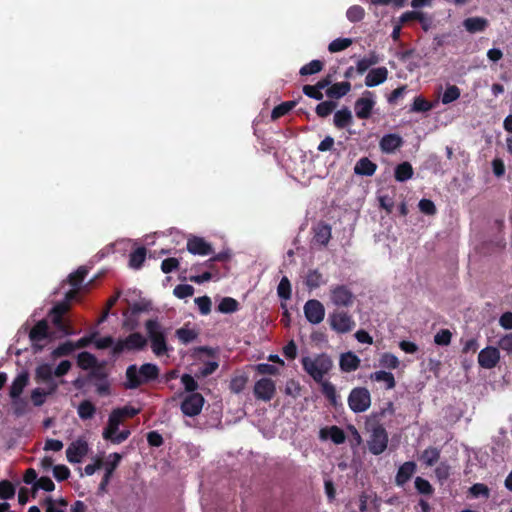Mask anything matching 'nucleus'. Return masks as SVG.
Instances as JSON below:
<instances>
[{
	"mask_svg": "<svg viewBox=\"0 0 512 512\" xmlns=\"http://www.w3.org/2000/svg\"><path fill=\"white\" fill-rule=\"evenodd\" d=\"M159 375V368L152 363H145L140 368L136 365L128 366L126 370V387L129 389L138 388L140 385L154 380Z\"/></svg>",
	"mask_w": 512,
	"mask_h": 512,
	"instance_id": "1",
	"label": "nucleus"
},
{
	"mask_svg": "<svg viewBox=\"0 0 512 512\" xmlns=\"http://www.w3.org/2000/svg\"><path fill=\"white\" fill-rule=\"evenodd\" d=\"M145 329L151 343L152 352L157 357L165 355L169 351L166 342V329L156 319L147 320Z\"/></svg>",
	"mask_w": 512,
	"mask_h": 512,
	"instance_id": "2",
	"label": "nucleus"
},
{
	"mask_svg": "<svg viewBox=\"0 0 512 512\" xmlns=\"http://www.w3.org/2000/svg\"><path fill=\"white\" fill-rule=\"evenodd\" d=\"M302 365L316 382H322L324 376L331 370L333 362L330 356L322 353L314 357H303Z\"/></svg>",
	"mask_w": 512,
	"mask_h": 512,
	"instance_id": "3",
	"label": "nucleus"
},
{
	"mask_svg": "<svg viewBox=\"0 0 512 512\" xmlns=\"http://www.w3.org/2000/svg\"><path fill=\"white\" fill-rule=\"evenodd\" d=\"M123 422L120 416L113 410L108 418V424L103 430L102 436L105 440H109L114 444L124 442L130 436V430H122L117 433L119 425Z\"/></svg>",
	"mask_w": 512,
	"mask_h": 512,
	"instance_id": "4",
	"label": "nucleus"
},
{
	"mask_svg": "<svg viewBox=\"0 0 512 512\" xmlns=\"http://www.w3.org/2000/svg\"><path fill=\"white\" fill-rule=\"evenodd\" d=\"M348 406L354 413H362L371 406V395L367 388H353L348 396Z\"/></svg>",
	"mask_w": 512,
	"mask_h": 512,
	"instance_id": "5",
	"label": "nucleus"
},
{
	"mask_svg": "<svg viewBox=\"0 0 512 512\" xmlns=\"http://www.w3.org/2000/svg\"><path fill=\"white\" fill-rule=\"evenodd\" d=\"M367 445L369 451L373 455H380L386 450L388 445V434L383 426L374 425L372 427Z\"/></svg>",
	"mask_w": 512,
	"mask_h": 512,
	"instance_id": "6",
	"label": "nucleus"
},
{
	"mask_svg": "<svg viewBox=\"0 0 512 512\" xmlns=\"http://www.w3.org/2000/svg\"><path fill=\"white\" fill-rule=\"evenodd\" d=\"M355 296L346 285H333L330 288V301L337 307H349L353 304Z\"/></svg>",
	"mask_w": 512,
	"mask_h": 512,
	"instance_id": "7",
	"label": "nucleus"
},
{
	"mask_svg": "<svg viewBox=\"0 0 512 512\" xmlns=\"http://www.w3.org/2000/svg\"><path fill=\"white\" fill-rule=\"evenodd\" d=\"M147 344V339L140 333H132L125 339L118 340L114 347L113 353L119 354L125 350H141Z\"/></svg>",
	"mask_w": 512,
	"mask_h": 512,
	"instance_id": "8",
	"label": "nucleus"
},
{
	"mask_svg": "<svg viewBox=\"0 0 512 512\" xmlns=\"http://www.w3.org/2000/svg\"><path fill=\"white\" fill-rule=\"evenodd\" d=\"M329 324L331 328L337 333H348L355 326V322L352 317L343 311H336L329 315Z\"/></svg>",
	"mask_w": 512,
	"mask_h": 512,
	"instance_id": "9",
	"label": "nucleus"
},
{
	"mask_svg": "<svg viewBox=\"0 0 512 512\" xmlns=\"http://www.w3.org/2000/svg\"><path fill=\"white\" fill-rule=\"evenodd\" d=\"M45 512H67L68 502L63 498L53 499L47 497L44 500ZM86 506L82 501H76L70 507L69 512H85Z\"/></svg>",
	"mask_w": 512,
	"mask_h": 512,
	"instance_id": "10",
	"label": "nucleus"
},
{
	"mask_svg": "<svg viewBox=\"0 0 512 512\" xmlns=\"http://www.w3.org/2000/svg\"><path fill=\"white\" fill-rule=\"evenodd\" d=\"M204 402V397L200 393H191L183 399L181 411L185 416L194 417L200 414Z\"/></svg>",
	"mask_w": 512,
	"mask_h": 512,
	"instance_id": "11",
	"label": "nucleus"
},
{
	"mask_svg": "<svg viewBox=\"0 0 512 512\" xmlns=\"http://www.w3.org/2000/svg\"><path fill=\"white\" fill-rule=\"evenodd\" d=\"M253 392L256 399L268 402L276 393L275 382L269 378H261L255 383Z\"/></svg>",
	"mask_w": 512,
	"mask_h": 512,
	"instance_id": "12",
	"label": "nucleus"
},
{
	"mask_svg": "<svg viewBox=\"0 0 512 512\" xmlns=\"http://www.w3.org/2000/svg\"><path fill=\"white\" fill-rule=\"evenodd\" d=\"M304 314L308 322L319 324L325 317V308L320 301L311 299L304 305Z\"/></svg>",
	"mask_w": 512,
	"mask_h": 512,
	"instance_id": "13",
	"label": "nucleus"
},
{
	"mask_svg": "<svg viewBox=\"0 0 512 512\" xmlns=\"http://www.w3.org/2000/svg\"><path fill=\"white\" fill-rule=\"evenodd\" d=\"M36 380L47 384L49 393H53L58 388V384L54 381V368L51 364L44 363L39 365L35 371Z\"/></svg>",
	"mask_w": 512,
	"mask_h": 512,
	"instance_id": "14",
	"label": "nucleus"
},
{
	"mask_svg": "<svg viewBox=\"0 0 512 512\" xmlns=\"http://www.w3.org/2000/svg\"><path fill=\"white\" fill-rule=\"evenodd\" d=\"M69 306L67 302L57 303L51 310L52 322L55 327L64 335H69L72 332L69 329V326L63 321L62 316L68 310Z\"/></svg>",
	"mask_w": 512,
	"mask_h": 512,
	"instance_id": "15",
	"label": "nucleus"
},
{
	"mask_svg": "<svg viewBox=\"0 0 512 512\" xmlns=\"http://www.w3.org/2000/svg\"><path fill=\"white\" fill-rule=\"evenodd\" d=\"M500 360V353L496 347L488 346L482 349L478 355V363L482 368L492 369Z\"/></svg>",
	"mask_w": 512,
	"mask_h": 512,
	"instance_id": "16",
	"label": "nucleus"
},
{
	"mask_svg": "<svg viewBox=\"0 0 512 512\" xmlns=\"http://www.w3.org/2000/svg\"><path fill=\"white\" fill-rule=\"evenodd\" d=\"M88 453V444L84 440H76L72 442L66 449V457L70 463H79Z\"/></svg>",
	"mask_w": 512,
	"mask_h": 512,
	"instance_id": "17",
	"label": "nucleus"
},
{
	"mask_svg": "<svg viewBox=\"0 0 512 512\" xmlns=\"http://www.w3.org/2000/svg\"><path fill=\"white\" fill-rule=\"evenodd\" d=\"M375 105V101L373 99V94L371 92H366L365 96L359 98L355 102V113L359 119H367L370 117L372 109Z\"/></svg>",
	"mask_w": 512,
	"mask_h": 512,
	"instance_id": "18",
	"label": "nucleus"
},
{
	"mask_svg": "<svg viewBox=\"0 0 512 512\" xmlns=\"http://www.w3.org/2000/svg\"><path fill=\"white\" fill-rule=\"evenodd\" d=\"M29 338L33 346L38 350L42 349L41 342L48 338V323L46 320L39 321L29 332Z\"/></svg>",
	"mask_w": 512,
	"mask_h": 512,
	"instance_id": "19",
	"label": "nucleus"
},
{
	"mask_svg": "<svg viewBox=\"0 0 512 512\" xmlns=\"http://www.w3.org/2000/svg\"><path fill=\"white\" fill-rule=\"evenodd\" d=\"M187 250L194 255H209L213 252L211 245L201 237H192L187 241Z\"/></svg>",
	"mask_w": 512,
	"mask_h": 512,
	"instance_id": "20",
	"label": "nucleus"
},
{
	"mask_svg": "<svg viewBox=\"0 0 512 512\" xmlns=\"http://www.w3.org/2000/svg\"><path fill=\"white\" fill-rule=\"evenodd\" d=\"M360 363V358L351 351L342 353L339 358L340 370L345 373L356 371L359 368Z\"/></svg>",
	"mask_w": 512,
	"mask_h": 512,
	"instance_id": "21",
	"label": "nucleus"
},
{
	"mask_svg": "<svg viewBox=\"0 0 512 512\" xmlns=\"http://www.w3.org/2000/svg\"><path fill=\"white\" fill-rule=\"evenodd\" d=\"M28 381L29 377L27 373H21L13 380L9 394L10 397L13 399V403L15 405L21 402L19 397L23 392L24 388L27 386Z\"/></svg>",
	"mask_w": 512,
	"mask_h": 512,
	"instance_id": "22",
	"label": "nucleus"
},
{
	"mask_svg": "<svg viewBox=\"0 0 512 512\" xmlns=\"http://www.w3.org/2000/svg\"><path fill=\"white\" fill-rule=\"evenodd\" d=\"M388 70L386 67H378L368 72L365 78V85L367 87H375L382 84L387 80Z\"/></svg>",
	"mask_w": 512,
	"mask_h": 512,
	"instance_id": "23",
	"label": "nucleus"
},
{
	"mask_svg": "<svg viewBox=\"0 0 512 512\" xmlns=\"http://www.w3.org/2000/svg\"><path fill=\"white\" fill-rule=\"evenodd\" d=\"M121 458H122V456L119 453H112L108 456V458L104 464L106 472H105V475L100 484L101 489H104L105 486L108 484V482L113 474V471L119 465Z\"/></svg>",
	"mask_w": 512,
	"mask_h": 512,
	"instance_id": "24",
	"label": "nucleus"
},
{
	"mask_svg": "<svg viewBox=\"0 0 512 512\" xmlns=\"http://www.w3.org/2000/svg\"><path fill=\"white\" fill-rule=\"evenodd\" d=\"M416 470V464L412 461L405 462L402 464L396 474V483L403 486L409 481Z\"/></svg>",
	"mask_w": 512,
	"mask_h": 512,
	"instance_id": "25",
	"label": "nucleus"
},
{
	"mask_svg": "<svg viewBox=\"0 0 512 512\" xmlns=\"http://www.w3.org/2000/svg\"><path fill=\"white\" fill-rule=\"evenodd\" d=\"M402 145V138L397 134H387L380 140V148L385 153H391Z\"/></svg>",
	"mask_w": 512,
	"mask_h": 512,
	"instance_id": "26",
	"label": "nucleus"
},
{
	"mask_svg": "<svg viewBox=\"0 0 512 512\" xmlns=\"http://www.w3.org/2000/svg\"><path fill=\"white\" fill-rule=\"evenodd\" d=\"M377 169V165L367 157L360 158L355 166L354 173L360 176H372Z\"/></svg>",
	"mask_w": 512,
	"mask_h": 512,
	"instance_id": "27",
	"label": "nucleus"
},
{
	"mask_svg": "<svg viewBox=\"0 0 512 512\" xmlns=\"http://www.w3.org/2000/svg\"><path fill=\"white\" fill-rule=\"evenodd\" d=\"M334 125L338 129L346 128L353 123V116L349 108L344 107L335 112L333 118Z\"/></svg>",
	"mask_w": 512,
	"mask_h": 512,
	"instance_id": "28",
	"label": "nucleus"
},
{
	"mask_svg": "<svg viewBox=\"0 0 512 512\" xmlns=\"http://www.w3.org/2000/svg\"><path fill=\"white\" fill-rule=\"evenodd\" d=\"M330 239L331 227L324 223L318 224L315 228L314 241L321 246H326Z\"/></svg>",
	"mask_w": 512,
	"mask_h": 512,
	"instance_id": "29",
	"label": "nucleus"
},
{
	"mask_svg": "<svg viewBox=\"0 0 512 512\" xmlns=\"http://www.w3.org/2000/svg\"><path fill=\"white\" fill-rule=\"evenodd\" d=\"M369 378L372 381L383 382L385 384V388L388 390L393 389L396 385L394 375L391 372L384 370L371 373Z\"/></svg>",
	"mask_w": 512,
	"mask_h": 512,
	"instance_id": "30",
	"label": "nucleus"
},
{
	"mask_svg": "<svg viewBox=\"0 0 512 512\" xmlns=\"http://www.w3.org/2000/svg\"><path fill=\"white\" fill-rule=\"evenodd\" d=\"M487 25L488 21L481 17H470L463 22V26L470 33L482 32Z\"/></svg>",
	"mask_w": 512,
	"mask_h": 512,
	"instance_id": "31",
	"label": "nucleus"
},
{
	"mask_svg": "<svg viewBox=\"0 0 512 512\" xmlns=\"http://www.w3.org/2000/svg\"><path fill=\"white\" fill-rule=\"evenodd\" d=\"M351 90V84L347 81L335 83L326 90V95L330 98H341Z\"/></svg>",
	"mask_w": 512,
	"mask_h": 512,
	"instance_id": "32",
	"label": "nucleus"
},
{
	"mask_svg": "<svg viewBox=\"0 0 512 512\" xmlns=\"http://www.w3.org/2000/svg\"><path fill=\"white\" fill-rule=\"evenodd\" d=\"M95 412H96V407L89 400L82 401L77 408L78 416L82 420H89V419L93 418L95 415Z\"/></svg>",
	"mask_w": 512,
	"mask_h": 512,
	"instance_id": "33",
	"label": "nucleus"
},
{
	"mask_svg": "<svg viewBox=\"0 0 512 512\" xmlns=\"http://www.w3.org/2000/svg\"><path fill=\"white\" fill-rule=\"evenodd\" d=\"M413 176V168L409 162H403L395 168V179L404 182Z\"/></svg>",
	"mask_w": 512,
	"mask_h": 512,
	"instance_id": "34",
	"label": "nucleus"
},
{
	"mask_svg": "<svg viewBox=\"0 0 512 512\" xmlns=\"http://www.w3.org/2000/svg\"><path fill=\"white\" fill-rule=\"evenodd\" d=\"M380 59L379 57L374 53H370L367 57H364L360 59L357 62L356 65V71L359 74H363L365 71H367L371 66L379 63Z\"/></svg>",
	"mask_w": 512,
	"mask_h": 512,
	"instance_id": "35",
	"label": "nucleus"
},
{
	"mask_svg": "<svg viewBox=\"0 0 512 512\" xmlns=\"http://www.w3.org/2000/svg\"><path fill=\"white\" fill-rule=\"evenodd\" d=\"M146 258V249L139 247L130 254L129 266L133 269H139Z\"/></svg>",
	"mask_w": 512,
	"mask_h": 512,
	"instance_id": "36",
	"label": "nucleus"
},
{
	"mask_svg": "<svg viewBox=\"0 0 512 512\" xmlns=\"http://www.w3.org/2000/svg\"><path fill=\"white\" fill-rule=\"evenodd\" d=\"M239 309V303L236 299L232 297H224L221 299L220 303L218 304V311L221 313H233L238 311Z\"/></svg>",
	"mask_w": 512,
	"mask_h": 512,
	"instance_id": "37",
	"label": "nucleus"
},
{
	"mask_svg": "<svg viewBox=\"0 0 512 512\" xmlns=\"http://www.w3.org/2000/svg\"><path fill=\"white\" fill-rule=\"evenodd\" d=\"M324 283L323 275L318 270H310L308 272L305 284L309 289H316Z\"/></svg>",
	"mask_w": 512,
	"mask_h": 512,
	"instance_id": "38",
	"label": "nucleus"
},
{
	"mask_svg": "<svg viewBox=\"0 0 512 512\" xmlns=\"http://www.w3.org/2000/svg\"><path fill=\"white\" fill-rule=\"evenodd\" d=\"M77 363L80 368L88 370L96 366L97 359L89 352H81L77 357Z\"/></svg>",
	"mask_w": 512,
	"mask_h": 512,
	"instance_id": "39",
	"label": "nucleus"
},
{
	"mask_svg": "<svg viewBox=\"0 0 512 512\" xmlns=\"http://www.w3.org/2000/svg\"><path fill=\"white\" fill-rule=\"evenodd\" d=\"M440 458V451L435 447L425 449L421 455V460L427 466L434 465Z\"/></svg>",
	"mask_w": 512,
	"mask_h": 512,
	"instance_id": "40",
	"label": "nucleus"
},
{
	"mask_svg": "<svg viewBox=\"0 0 512 512\" xmlns=\"http://www.w3.org/2000/svg\"><path fill=\"white\" fill-rule=\"evenodd\" d=\"M322 393L330 401L332 405H337L338 395L335 386L328 381L321 382Z\"/></svg>",
	"mask_w": 512,
	"mask_h": 512,
	"instance_id": "41",
	"label": "nucleus"
},
{
	"mask_svg": "<svg viewBox=\"0 0 512 512\" xmlns=\"http://www.w3.org/2000/svg\"><path fill=\"white\" fill-rule=\"evenodd\" d=\"M88 270L85 267H79L74 273L69 275V283L73 288H79L84 278L86 277Z\"/></svg>",
	"mask_w": 512,
	"mask_h": 512,
	"instance_id": "42",
	"label": "nucleus"
},
{
	"mask_svg": "<svg viewBox=\"0 0 512 512\" xmlns=\"http://www.w3.org/2000/svg\"><path fill=\"white\" fill-rule=\"evenodd\" d=\"M176 336L183 344H188L197 338V332L193 329L182 327L176 331Z\"/></svg>",
	"mask_w": 512,
	"mask_h": 512,
	"instance_id": "43",
	"label": "nucleus"
},
{
	"mask_svg": "<svg viewBox=\"0 0 512 512\" xmlns=\"http://www.w3.org/2000/svg\"><path fill=\"white\" fill-rule=\"evenodd\" d=\"M460 97V89L455 85H449L444 91L441 101L443 104H449Z\"/></svg>",
	"mask_w": 512,
	"mask_h": 512,
	"instance_id": "44",
	"label": "nucleus"
},
{
	"mask_svg": "<svg viewBox=\"0 0 512 512\" xmlns=\"http://www.w3.org/2000/svg\"><path fill=\"white\" fill-rule=\"evenodd\" d=\"M379 363L384 368L396 369L398 368L400 361L394 354L384 353L382 354Z\"/></svg>",
	"mask_w": 512,
	"mask_h": 512,
	"instance_id": "45",
	"label": "nucleus"
},
{
	"mask_svg": "<svg viewBox=\"0 0 512 512\" xmlns=\"http://www.w3.org/2000/svg\"><path fill=\"white\" fill-rule=\"evenodd\" d=\"M352 44V40L350 38H337L330 42L328 46V50L331 53H336L342 50H345Z\"/></svg>",
	"mask_w": 512,
	"mask_h": 512,
	"instance_id": "46",
	"label": "nucleus"
},
{
	"mask_svg": "<svg viewBox=\"0 0 512 512\" xmlns=\"http://www.w3.org/2000/svg\"><path fill=\"white\" fill-rule=\"evenodd\" d=\"M15 495L14 485L8 481H0V498L4 500L12 499Z\"/></svg>",
	"mask_w": 512,
	"mask_h": 512,
	"instance_id": "47",
	"label": "nucleus"
},
{
	"mask_svg": "<svg viewBox=\"0 0 512 512\" xmlns=\"http://www.w3.org/2000/svg\"><path fill=\"white\" fill-rule=\"evenodd\" d=\"M278 296L281 299L288 300L291 297V285L287 277H283L277 287Z\"/></svg>",
	"mask_w": 512,
	"mask_h": 512,
	"instance_id": "48",
	"label": "nucleus"
},
{
	"mask_svg": "<svg viewBox=\"0 0 512 512\" xmlns=\"http://www.w3.org/2000/svg\"><path fill=\"white\" fill-rule=\"evenodd\" d=\"M55 489L54 482L49 477H41L35 482V486H32V490L35 493L38 490H44L46 492H51Z\"/></svg>",
	"mask_w": 512,
	"mask_h": 512,
	"instance_id": "49",
	"label": "nucleus"
},
{
	"mask_svg": "<svg viewBox=\"0 0 512 512\" xmlns=\"http://www.w3.org/2000/svg\"><path fill=\"white\" fill-rule=\"evenodd\" d=\"M365 15L364 9L359 5L351 6L347 12L346 17L350 22H359Z\"/></svg>",
	"mask_w": 512,
	"mask_h": 512,
	"instance_id": "50",
	"label": "nucleus"
},
{
	"mask_svg": "<svg viewBox=\"0 0 512 512\" xmlns=\"http://www.w3.org/2000/svg\"><path fill=\"white\" fill-rule=\"evenodd\" d=\"M433 108V105L425 100L423 97L418 96L414 99L411 106L412 112H427Z\"/></svg>",
	"mask_w": 512,
	"mask_h": 512,
	"instance_id": "51",
	"label": "nucleus"
},
{
	"mask_svg": "<svg viewBox=\"0 0 512 512\" xmlns=\"http://www.w3.org/2000/svg\"><path fill=\"white\" fill-rule=\"evenodd\" d=\"M323 63L320 60H312L310 63L304 65L300 69L301 75H312L322 70Z\"/></svg>",
	"mask_w": 512,
	"mask_h": 512,
	"instance_id": "52",
	"label": "nucleus"
},
{
	"mask_svg": "<svg viewBox=\"0 0 512 512\" xmlns=\"http://www.w3.org/2000/svg\"><path fill=\"white\" fill-rule=\"evenodd\" d=\"M174 295L179 299L191 297L194 293V287L188 284H179L173 290Z\"/></svg>",
	"mask_w": 512,
	"mask_h": 512,
	"instance_id": "53",
	"label": "nucleus"
},
{
	"mask_svg": "<svg viewBox=\"0 0 512 512\" xmlns=\"http://www.w3.org/2000/svg\"><path fill=\"white\" fill-rule=\"evenodd\" d=\"M329 438L335 443V444H342L346 440V435L344 431L339 428L338 426H331L328 429Z\"/></svg>",
	"mask_w": 512,
	"mask_h": 512,
	"instance_id": "54",
	"label": "nucleus"
},
{
	"mask_svg": "<svg viewBox=\"0 0 512 512\" xmlns=\"http://www.w3.org/2000/svg\"><path fill=\"white\" fill-rule=\"evenodd\" d=\"M336 108V103L333 101H324L317 105L316 113L320 117H327Z\"/></svg>",
	"mask_w": 512,
	"mask_h": 512,
	"instance_id": "55",
	"label": "nucleus"
},
{
	"mask_svg": "<svg viewBox=\"0 0 512 512\" xmlns=\"http://www.w3.org/2000/svg\"><path fill=\"white\" fill-rule=\"evenodd\" d=\"M295 106V102L293 101H288V102H284L278 106H276L273 110H272V118L273 119H277L281 116H284L285 114H287L293 107Z\"/></svg>",
	"mask_w": 512,
	"mask_h": 512,
	"instance_id": "56",
	"label": "nucleus"
},
{
	"mask_svg": "<svg viewBox=\"0 0 512 512\" xmlns=\"http://www.w3.org/2000/svg\"><path fill=\"white\" fill-rule=\"evenodd\" d=\"M247 380L248 378L245 375H239L232 378L230 382L231 391L234 393H240L241 391H243V389L246 386Z\"/></svg>",
	"mask_w": 512,
	"mask_h": 512,
	"instance_id": "57",
	"label": "nucleus"
},
{
	"mask_svg": "<svg viewBox=\"0 0 512 512\" xmlns=\"http://www.w3.org/2000/svg\"><path fill=\"white\" fill-rule=\"evenodd\" d=\"M415 488L421 494L430 495L433 492V488L431 484L422 477H417L415 479Z\"/></svg>",
	"mask_w": 512,
	"mask_h": 512,
	"instance_id": "58",
	"label": "nucleus"
},
{
	"mask_svg": "<svg viewBox=\"0 0 512 512\" xmlns=\"http://www.w3.org/2000/svg\"><path fill=\"white\" fill-rule=\"evenodd\" d=\"M195 304L197 305L199 311L203 315H207L211 311V300L207 296L197 297L194 300Z\"/></svg>",
	"mask_w": 512,
	"mask_h": 512,
	"instance_id": "59",
	"label": "nucleus"
},
{
	"mask_svg": "<svg viewBox=\"0 0 512 512\" xmlns=\"http://www.w3.org/2000/svg\"><path fill=\"white\" fill-rule=\"evenodd\" d=\"M114 411L124 421L127 418H132L133 416L137 415L140 412V409L134 408L132 406H124L121 408H116Z\"/></svg>",
	"mask_w": 512,
	"mask_h": 512,
	"instance_id": "60",
	"label": "nucleus"
},
{
	"mask_svg": "<svg viewBox=\"0 0 512 512\" xmlns=\"http://www.w3.org/2000/svg\"><path fill=\"white\" fill-rule=\"evenodd\" d=\"M75 350L74 343L72 342H66L58 346L56 349L53 350L52 355L54 357H60L69 355Z\"/></svg>",
	"mask_w": 512,
	"mask_h": 512,
	"instance_id": "61",
	"label": "nucleus"
},
{
	"mask_svg": "<svg viewBox=\"0 0 512 512\" xmlns=\"http://www.w3.org/2000/svg\"><path fill=\"white\" fill-rule=\"evenodd\" d=\"M53 476L58 480V481H64L66 479L69 478L70 476V470L67 466L65 465H55L53 467Z\"/></svg>",
	"mask_w": 512,
	"mask_h": 512,
	"instance_id": "62",
	"label": "nucleus"
},
{
	"mask_svg": "<svg viewBox=\"0 0 512 512\" xmlns=\"http://www.w3.org/2000/svg\"><path fill=\"white\" fill-rule=\"evenodd\" d=\"M451 337H452V334L449 330L447 329H442L440 330L434 337V342L437 344V345H442V346H445V345H448L451 341Z\"/></svg>",
	"mask_w": 512,
	"mask_h": 512,
	"instance_id": "63",
	"label": "nucleus"
},
{
	"mask_svg": "<svg viewBox=\"0 0 512 512\" xmlns=\"http://www.w3.org/2000/svg\"><path fill=\"white\" fill-rule=\"evenodd\" d=\"M498 346L507 354L512 355V333L506 334L498 341Z\"/></svg>",
	"mask_w": 512,
	"mask_h": 512,
	"instance_id": "64",
	"label": "nucleus"
}]
</instances>
